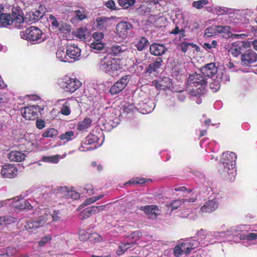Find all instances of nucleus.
Segmentation results:
<instances>
[{
    "instance_id": "nucleus-32",
    "label": "nucleus",
    "mask_w": 257,
    "mask_h": 257,
    "mask_svg": "<svg viewBox=\"0 0 257 257\" xmlns=\"http://www.w3.org/2000/svg\"><path fill=\"white\" fill-rule=\"evenodd\" d=\"M56 57L60 61L67 62L68 61V57L67 55V51L65 52L63 48H59L56 53Z\"/></svg>"
},
{
    "instance_id": "nucleus-22",
    "label": "nucleus",
    "mask_w": 257,
    "mask_h": 257,
    "mask_svg": "<svg viewBox=\"0 0 257 257\" xmlns=\"http://www.w3.org/2000/svg\"><path fill=\"white\" fill-rule=\"evenodd\" d=\"M218 207L217 201L215 199L206 202L201 208L200 211L202 213H210L214 211Z\"/></svg>"
},
{
    "instance_id": "nucleus-24",
    "label": "nucleus",
    "mask_w": 257,
    "mask_h": 257,
    "mask_svg": "<svg viewBox=\"0 0 257 257\" xmlns=\"http://www.w3.org/2000/svg\"><path fill=\"white\" fill-rule=\"evenodd\" d=\"M8 157L11 161L21 162L25 159L26 155L22 152L14 151L9 153Z\"/></svg>"
},
{
    "instance_id": "nucleus-63",
    "label": "nucleus",
    "mask_w": 257,
    "mask_h": 257,
    "mask_svg": "<svg viewBox=\"0 0 257 257\" xmlns=\"http://www.w3.org/2000/svg\"><path fill=\"white\" fill-rule=\"evenodd\" d=\"M89 236H88L87 234L83 231H82L79 234V239L81 240H85L89 239Z\"/></svg>"
},
{
    "instance_id": "nucleus-50",
    "label": "nucleus",
    "mask_w": 257,
    "mask_h": 257,
    "mask_svg": "<svg viewBox=\"0 0 257 257\" xmlns=\"http://www.w3.org/2000/svg\"><path fill=\"white\" fill-rule=\"evenodd\" d=\"M89 239L90 241L98 242L101 240V237L98 234L96 233H93L90 235Z\"/></svg>"
},
{
    "instance_id": "nucleus-25",
    "label": "nucleus",
    "mask_w": 257,
    "mask_h": 257,
    "mask_svg": "<svg viewBox=\"0 0 257 257\" xmlns=\"http://www.w3.org/2000/svg\"><path fill=\"white\" fill-rule=\"evenodd\" d=\"M12 24V15L2 13L0 17V27H6Z\"/></svg>"
},
{
    "instance_id": "nucleus-62",
    "label": "nucleus",
    "mask_w": 257,
    "mask_h": 257,
    "mask_svg": "<svg viewBox=\"0 0 257 257\" xmlns=\"http://www.w3.org/2000/svg\"><path fill=\"white\" fill-rule=\"evenodd\" d=\"M90 214L89 212H86V209L84 210L83 211L81 212L79 214V218L81 219H83L85 218H87L90 216Z\"/></svg>"
},
{
    "instance_id": "nucleus-54",
    "label": "nucleus",
    "mask_w": 257,
    "mask_h": 257,
    "mask_svg": "<svg viewBox=\"0 0 257 257\" xmlns=\"http://www.w3.org/2000/svg\"><path fill=\"white\" fill-rule=\"evenodd\" d=\"M189 45L192 46L193 44L187 43H182L180 46L181 51L184 53H186L188 50V48Z\"/></svg>"
},
{
    "instance_id": "nucleus-41",
    "label": "nucleus",
    "mask_w": 257,
    "mask_h": 257,
    "mask_svg": "<svg viewBox=\"0 0 257 257\" xmlns=\"http://www.w3.org/2000/svg\"><path fill=\"white\" fill-rule=\"evenodd\" d=\"M104 46L103 42H92L90 45V47L92 50L99 51L102 50Z\"/></svg>"
},
{
    "instance_id": "nucleus-12",
    "label": "nucleus",
    "mask_w": 257,
    "mask_h": 257,
    "mask_svg": "<svg viewBox=\"0 0 257 257\" xmlns=\"http://www.w3.org/2000/svg\"><path fill=\"white\" fill-rule=\"evenodd\" d=\"M131 78L130 75H125L115 82L110 88L109 91L112 95L121 92L126 86Z\"/></svg>"
},
{
    "instance_id": "nucleus-27",
    "label": "nucleus",
    "mask_w": 257,
    "mask_h": 257,
    "mask_svg": "<svg viewBox=\"0 0 257 257\" xmlns=\"http://www.w3.org/2000/svg\"><path fill=\"white\" fill-rule=\"evenodd\" d=\"M45 13V8L41 6L38 10L30 13V17L32 21L38 20L42 18Z\"/></svg>"
},
{
    "instance_id": "nucleus-59",
    "label": "nucleus",
    "mask_w": 257,
    "mask_h": 257,
    "mask_svg": "<svg viewBox=\"0 0 257 257\" xmlns=\"http://www.w3.org/2000/svg\"><path fill=\"white\" fill-rule=\"evenodd\" d=\"M93 206V208L94 209L95 214L98 213L104 210L106 207L105 205L98 206Z\"/></svg>"
},
{
    "instance_id": "nucleus-43",
    "label": "nucleus",
    "mask_w": 257,
    "mask_h": 257,
    "mask_svg": "<svg viewBox=\"0 0 257 257\" xmlns=\"http://www.w3.org/2000/svg\"><path fill=\"white\" fill-rule=\"evenodd\" d=\"M241 47L239 45H233L230 48L229 52L230 53L235 57H237L238 55L241 53Z\"/></svg>"
},
{
    "instance_id": "nucleus-31",
    "label": "nucleus",
    "mask_w": 257,
    "mask_h": 257,
    "mask_svg": "<svg viewBox=\"0 0 257 257\" xmlns=\"http://www.w3.org/2000/svg\"><path fill=\"white\" fill-rule=\"evenodd\" d=\"M16 218L9 215L0 217V226L14 223Z\"/></svg>"
},
{
    "instance_id": "nucleus-9",
    "label": "nucleus",
    "mask_w": 257,
    "mask_h": 257,
    "mask_svg": "<svg viewBox=\"0 0 257 257\" xmlns=\"http://www.w3.org/2000/svg\"><path fill=\"white\" fill-rule=\"evenodd\" d=\"M256 61L257 53L252 50H248L241 54L240 64L243 67H250Z\"/></svg>"
},
{
    "instance_id": "nucleus-34",
    "label": "nucleus",
    "mask_w": 257,
    "mask_h": 257,
    "mask_svg": "<svg viewBox=\"0 0 257 257\" xmlns=\"http://www.w3.org/2000/svg\"><path fill=\"white\" fill-rule=\"evenodd\" d=\"M132 243L124 242L121 243L119 244V248L116 251V253L118 255H121L127 249L130 248L132 246Z\"/></svg>"
},
{
    "instance_id": "nucleus-44",
    "label": "nucleus",
    "mask_w": 257,
    "mask_h": 257,
    "mask_svg": "<svg viewBox=\"0 0 257 257\" xmlns=\"http://www.w3.org/2000/svg\"><path fill=\"white\" fill-rule=\"evenodd\" d=\"M58 192L62 194L63 196L65 197L71 196L74 193H75V192L72 191H68V189L66 187H60L58 189Z\"/></svg>"
},
{
    "instance_id": "nucleus-8",
    "label": "nucleus",
    "mask_w": 257,
    "mask_h": 257,
    "mask_svg": "<svg viewBox=\"0 0 257 257\" xmlns=\"http://www.w3.org/2000/svg\"><path fill=\"white\" fill-rule=\"evenodd\" d=\"M145 3L141 5L138 11L141 14L146 15L151 13H156L158 11V9L160 8L159 4V0H143Z\"/></svg>"
},
{
    "instance_id": "nucleus-60",
    "label": "nucleus",
    "mask_w": 257,
    "mask_h": 257,
    "mask_svg": "<svg viewBox=\"0 0 257 257\" xmlns=\"http://www.w3.org/2000/svg\"><path fill=\"white\" fill-rule=\"evenodd\" d=\"M105 6L107 7L108 8L111 9V10H114L115 9V3L114 1L112 0H109L106 2L105 3Z\"/></svg>"
},
{
    "instance_id": "nucleus-18",
    "label": "nucleus",
    "mask_w": 257,
    "mask_h": 257,
    "mask_svg": "<svg viewBox=\"0 0 257 257\" xmlns=\"http://www.w3.org/2000/svg\"><path fill=\"white\" fill-rule=\"evenodd\" d=\"M111 51L113 55L118 56L121 54H123L126 57H128V53L130 52V50L127 46L122 44H115L113 45L111 48Z\"/></svg>"
},
{
    "instance_id": "nucleus-49",
    "label": "nucleus",
    "mask_w": 257,
    "mask_h": 257,
    "mask_svg": "<svg viewBox=\"0 0 257 257\" xmlns=\"http://www.w3.org/2000/svg\"><path fill=\"white\" fill-rule=\"evenodd\" d=\"M183 204L182 200L181 199L176 200L171 202V205L172 206V210L177 209L179 206Z\"/></svg>"
},
{
    "instance_id": "nucleus-23",
    "label": "nucleus",
    "mask_w": 257,
    "mask_h": 257,
    "mask_svg": "<svg viewBox=\"0 0 257 257\" xmlns=\"http://www.w3.org/2000/svg\"><path fill=\"white\" fill-rule=\"evenodd\" d=\"M167 49L163 45L153 44L150 47V53L155 56H161L165 53Z\"/></svg>"
},
{
    "instance_id": "nucleus-39",
    "label": "nucleus",
    "mask_w": 257,
    "mask_h": 257,
    "mask_svg": "<svg viewBox=\"0 0 257 257\" xmlns=\"http://www.w3.org/2000/svg\"><path fill=\"white\" fill-rule=\"evenodd\" d=\"M58 131L53 128L46 131L42 135L43 137L54 138L58 135Z\"/></svg>"
},
{
    "instance_id": "nucleus-64",
    "label": "nucleus",
    "mask_w": 257,
    "mask_h": 257,
    "mask_svg": "<svg viewBox=\"0 0 257 257\" xmlns=\"http://www.w3.org/2000/svg\"><path fill=\"white\" fill-rule=\"evenodd\" d=\"M95 202V201H94V198L93 197H90V198H87L85 201V202L83 203V205L84 206H86V205H89L91 203H93Z\"/></svg>"
},
{
    "instance_id": "nucleus-13",
    "label": "nucleus",
    "mask_w": 257,
    "mask_h": 257,
    "mask_svg": "<svg viewBox=\"0 0 257 257\" xmlns=\"http://www.w3.org/2000/svg\"><path fill=\"white\" fill-rule=\"evenodd\" d=\"M229 79V76L224 72H218L216 78L210 83V88L213 92H215L220 89L221 82L228 81Z\"/></svg>"
},
{
    "instance_id": "nucleus-58",
    "label": "nucleus",
    "mask_w": 257,
    "mask_h": 257,
    "mask_svg": "<svg viewBox=\"0 0 257 257\" xmlns=\"http://www.w3.org/2000/svg\"><path fill=\"white\" fill-rule=\"evenodd\" d=\"M197 199L196 197H193L188 199H182V202L184 204H188L189 203H192L196 201Z\"/></svg>"
},
{
    "instance_id": "nucleus-10",
    "label": "nucleus",
    "mask_w": 257,
    "mask_h": 257,
    "mask_svg": "<svg viewBox=\"0 0 257 257\" xmlns=\"http://www.w3.org/2000/svg\"><path fill=\"white\" fill-rule=\"evenodd\" d=\"M50 219V215L45 214L40 216L36 220L27 221L25 225V227L28 230L38 228L44 226Z\"/></svg>"
},
{
    "instance_id": "nucleus-19",
    "label": "nucleus",
    "mask_w": 257,
    "mask_h": 257,
    "mask_svg": "<svg viewBox=\"0 0 257 257\" xmlns=\"http://www.w3.org/2000/svg\"><path fill=\"white\" fill-rule=\"evenodd\" d=\"M112 19L110 18L101 17L95 20L96 27L100 30L106 29L112 25Z\"/></svg>"
},
{
    "instance_id": "nucleus-7",
    "label": "nucleus",
    "mask_w": 257,
    "mask_h": 257,
    "mask_svg": "<svg viewBox=\"0 0 257 257\" xmlns=\"http://www.w3.org/2000/svg\"><path fill=\"white\" fill-rule=\"evenodd\" d=\"M219 12L221 14L228 15L231 19L230 21L235 25L244 24L245 22V17L243 16L244 14L243 12L227 8L222 9Z\"/></svg>"
},
{
    "instance_id": "nucleus-61",
    "label": "nucleus",
    "mask_w": 257,
    "mask_h": 257,
    "mask_svg": "<svg viewBox=\"0 0 257 257\" xmlns=\"http://www.w3.org/2000/svg\"><path fill=\"white\" fill-rule=\"evenodd\" d=\"M246 239L248 240H251L257 239L256 233H250L246 235Z\"/></svg>"
},
{
    "instance_id": "nucleus-35",
    "label": "nucleus",
    "mask_w": 257,
    "mask_h": 257,
    "mask_svg": "<svg viewBox=\"0 0 257 257\" xmlns=\"http://www.w3.org/2000/svg\"><path fill=\"white\" fill-rule=\"evenodd\" d=\"M76 18L79 20H82L87 17V13L83 8H80L74 12Z\"/></svg>"
},
{
    "instance_id": "nucleus-1",
    "label": "nucleus",
    "mask_w": 257,
    "mask_h": 257,
    "mask_svg": "<svg viewBox=\"0 0 257 257\" xmlns=\"http://www.w3.org/2000/svg\"><path fill=\"white\" fill-rule=\"evenodd\" d=\"M98 67L100 70L111 76L118 75L121 68L119 61L108 55L100 59Z\"/></svg>"
},
{
    "instance_id": "nucleus-40",
    "label": "nucleus",
    "mask_w": 257,
    "mask_h": 257,
    "mask_svg": "<svg viewBox=\"0 0 257 257\" xmlns=\"http://www.w3.org/2000/svg\"><path fill=\"white\" fill-rule=\"evenodd\" d=\"M209 3L207 0H199L194 1L192 3V7L197 9H201L203 8L204 6L208 5Z\"/></svg>"
},
{
    "instance_id": "nucleus-46",
    "label": "nucleus",
    "mask_w": 257,
    "mask_h": 257,
    "mask_svg": "<svg viewBox=\"0 0 257 257\" xmlns=\"http://www.w3.org/2000/svg\"><path fill=\"white\" fill-rule=\"evenodd\" d=\"M93 41L92 42H102L104 34L102 32H95L92 35Z\"/></svg>"
},
{
    "instance_id": "nucleus-38",
    "label": "nucleus",
    "mask_w": 257,
    "mask_h": 257,
    "mask_svg": "<svg viewBox=\"0 0 257 257\" xmlns=\"http://www.w3.org/2000/svg\"><path fill=\"white\" fill-rule=\"evenodd\" d=\"M148 41L144 37H142L137 42L136 47L139 51H142L147 47Z\"/></svg>"
},
{
    "instance_id": "nucleus-17",
    "label": "nucleus",
    "mask_w": 257,
    "mask_h": 257,
    "mask_svg": "<svg viewBox=\"0 0 257 257\" xmlns=\"http://www.w3.org/2000/svg\"><path fill=\"white\" fill-rule=\"evenodd\" d=\"M198 236L201 238H207L208 240L211 239V237H214L217 239H219L220 237L222 236L224 234V232H207L206 230L201 229L198 232Z\"/></svg>"
},
{
    "instance_id": "nucleus-4",
    "label": "nucleus",
    "mask_w": 257,
    "mask_h": 257,
    "mask_svg": "<svg viewBox=\"0 0 257 257\" xmlns=\"http://www.w3.org/2000/svg\"><path fill=\"white\" fill-rule=\"evenodd\" d=\"M236 158V155L233 152H227L222 155L221 161L224 165V171L229 175L231 174L232 176H234V172L232 171L229 173L228 171L233 170L235 168Z\"/></svg>"
},
{
    "instance_id": "nucleus-14",
    "label": "nucleus",
    "mask_w": 257,
    "mask_h": 257,
    "mask_svg": "<svg viewBox=\"0 0 257 257\" xmlns=\"http://www.w3.org/2000/svg\"><path fill=\"white\" fill-rule=\"evenodd\" d=\"M132 26L126 22H121L116 27V33L121 38H126L130 33Z\"/></svg>"
},
{
    "instance_id": "nucleus-33",
    "label": "nucleus",
    "mask_w": 257,
    "mask_h": 257,
    "mask_svg": "<svg viewBox=\"0 0 257 257\" xmlns=\"http://www.w3.org/2000/svg\"><path fill=\"white\" fill-rule=\"evenodd\" d=\"M89 32L85 28H81L78 29L76 33V37L81 40H84L89 37Z\"/></svg>"
},
{
    "instance_id": "nucleus-52",
    "label": "nucleus",
    "mask_w": 257,
    "mask_h": 257,
    "mask_svg": "<svg viewBox=\"0 0 257 257\" xmlns=\"http://www.w3.org/2000/svg\"><path fill=\"white\" fill-rule=\"evenodd\" d=\"M52 237L50 235H46L43 237L38 242L40 246H43L47 242L51 240Z\"/></svg>"
},
{
    "instance_id": "nucleus-56",
    "label": "nucleus",
    "mask_w": 257,
    "mask_h": 257,
    "mask_svg": "<svg viewBox=\"0 0 257 257\" xmlns=\"http://www.w3.org/2000/svg\"><path fill=\"white\" fill-rule=\"evenodd\" d=\"M8 98L6 93L0 94V105L7 102Z\"/></svg>"
},
{
    "instance_id": "nucleus-28",
    "label": "nucleus",
    "mask_w": 257,
    "mask_h": 257,
    "mask_svg": "<svg viewBox=\"0 0 257 257\" xmlns=\"http://www.w3.org/2000/svg\"><path fill=\"white\" fill-rule=\"evenodd\" d=\"M13 24H14V26L17 28H21L23 26V24L25 22V20H27L28 19L27 17L26 18L25 20L24 18L20 15H17L16 14H13Z\"/></svg>"
},
{
    "instance_id": "nucleus-16",
    "label": "nucleus",
    "mask_w": 257,
    "mask_h": 257,
    "mask_svg": "<svg viewBox=\"0 0 257 257\" xmlns=\"http://www.w3.org/2000/svg\"><path fill=\"white\" fill-rule=\"evenodd\" d=\"M201 71L204 75L211 77L217 73L218 68L214 63H210L202 67Z\"/></svg>"
},
{
    "instance_id": "nucleus-42",
    "label": "nucleus",
    "mask_w": 257,
    "mask_h": 257,
    "mask_svg": "<svg viewBox=\"0 0 257 257\" xmlns=\"http://www.w3.org/2000/svg\"><path fill=\"white\" fill-rule=\"evenodd\" d=\"M230 28L229 26H216L215 27V30L216 32H217L219 33H225L227 34L228 37H230L229 35V32H230Z\"/></svg>"
},
{
    "instance_id": "nucleus-36",
    "label": "nucleus",
    "mask_w": 257,
    "mask_h": 257,
    "mask_svg": "<svg viewBox=\"0 0 257 257\" xmlns=\"http://www.w3.org/2000/svg\"><path fill=\"white\" fill-rule=\"evenodd\" d=\"M136 0H117L120 6L124 9H127L133 6L136 3Z\"/></svg>"
},
{
    "instance_id": "nucleus-45",
    "label": "nucleus",
    "mask_w": 257,
    "mask_h": 257,
    "mask_svg": "<svg viewBox=\"0 0 257 257\" xmlns=\"http://www.w3.org/2000/svg\"><path fill=\"white\" fill-rule=\"evenodd\" d=\"M61 113L65 115H68L70 114L71 110L70 104L68 102H65L61 108Z\"/></svg>"
},
{
    "instance_id": "nucleus-26",
    "label": "nucleus",
    "mask_w": 257,
    "mask_h": 257,
    "mask_svg": "<svg viewBox=\"0 0 257 257\" xmlns=\"http://www.w3.org/2000/svg\"><path fill=\"white\" fill-rule=\"evenodd\" d=\"M14 206L16 208L20 210H31L33 208L32 205H31L28 200H25L23 199L19 200L18 201H16Z\"/></svg>"
},
{
    "instance_id": "nucleus-47",
    "label": "nucleus",
    "mask_w": 257,
    "mask_h": 257,
    "mask_svg": "<svg viewBox=\"0 0 257 257\" xmlns=\"http://www.w3.org/2000/svg\"><path fill=\"white\" fill-rule=\"evenodd\" d=\"M42 159L45 162L53 163H57L59 161V158L57 155L49 157H43Z\"/></svg>"
},
{
    "instance_id": "nucleus-57",
    "label": "nucleus",
    "mask_w": 257,
    "mask_h": 257,
    "mask_svg": "<svg viewBox=\"0 0 257 257\" xmlns=\"http://www.w3.org/2000/svg\"><path fill=\"white\" fill-rule=\"evenodd\" d=\"M60 213L58 211H54L52 215H50V217L52 218V220L55 222L58 221L60 218Z\"/></svg>"
},
{
    "instance_id": "nucleus-30",
    "label": "nucleus",
    "mask_w": 257,
    "mask_h": 257,
    "mask_svg": "<svg viewBox=\"0 0 257 257\" xmlns=\"http://www.w3.org/2000/svg\"><path fill=\"white\" fill-rule=\"evenodd\" d=\"M92 123V120L89 118H85L83 120L78 122L77 129L79 131H84L89 128Z\"/></svg>"
},
{
    "instance_id": "nucleus-3",
    "label": "nucleus",
    "mask_w": 257,
    "mask_h": 257,
    "mask_svg": "<svg viewBox=\"0 0 257 257\" xmlns=\"http://www.w3.org/2000/svg\"><path fill=\"white\" fill-rule=\"evenodd\" d=\"M199 242L195 240H186L176 245L173 249V254L176 257L189 254L192 250L198 246Z\"/></svg>"
},
{
    "instance_id": "nucleus-21",
    "label": "nucleus",
    "mask_w": 257,
    "mask_h": 257,
    "mask_svg": "<svg viewBox=\"0 0 257 257\" xmlns=\"http://www.w3.org/2000/svg\"><path fill=\"white\" fill-rule=\"evenodd\" d=\"M80 49L74 44H70L67 46V55L71 59H77L80 56Z\"/></svg>"
},
{
    "instance_id": "nucleus-37",
    "label": "nucleus",
    "mask_w": 257,
    "mask_h": 257,
    "mask_svg": "<svg viewBox=\"0 0 257 257\" xmlns=\"http://www.w3.org/2000/svg\"><path fill=\"white\" fill-rule=\"evenodd\" d=\"M59 138L61 140L69 141L75 138V134L72 131L66 132L64 134H61Z\"/></svg>"
},
{
    "instance_id": "nucleus-20",
    "label": "nucleus",
    "mask_w": 257,
    "mask_h": 257,
    "mask_svg": "<svg viewBox=\"0 0 257 257\" xmlns=\"http://www.w3.org/2000/svg\"><path fill=\"white\" fill-rule=\"evenodd\" d=\"M139 209L144 211L146 214L150 215L152 218H156L159 214L158 208L155 205L141 206Z\"/></svg>"
},
{
    "instance_id": "nucleus-2",
    "label": "nucleus",
    "mask_w": 257,
    "mask_h": 257,
    "mask_svg": "<svg viewBox=\"0 0 257 257\" xmlns=\"http://www.w3.org/2000/svg\"><path fill=\"white\" fill-rule=\"evenodd\" d=\"M187 84L191 95L198 96L203 93L206 82L201 74L194 73L190 75Z\"/></svg>"
},
{
    "instance_id": "nucleus-6",
    "label": "nucleus",
    "mask_w": 257,
    "mask_h": 257,
    "mask_svg": "<svg viewBox=\"0 0 257 257\" xmlns=\"http://www.w3.org/2000/svg\"><path fill=\"white\" fill-rule=\"evenodd\" d=\"M81 82L76 78L64 77L60 81V87L66 91L73 93L81 86Z\"/></svg>"
},
{
    "instance_id": "nucleus-15",
    "label": "nucleus",
    "mask_w": 257,
    "mask_h": 257,
    "mask_svg": "<svg viewBox=\"0 0 257 257\" xmlns=\"http://www.w3.org/2000/svg\"><path fill=\"white\" fill-rule=\"evenodd\" d=\"M18 170L13 165L6 164L3 166L1 170V175L3 178H12L17 175Z\"/></svg>"
},
{
    "instance_id": "nucleus-51",
    "label": "nucleus",
    "mask_w": 257,
    "mask_h": 257,
    "mask_svg": "<svg viewBox=\"0 0 257 257\" xmlns=\"http://www.w3.org/2000/svg\"><path fill=\"white\" fill-rule=\"evenodd\" d=\"M146 182L145 179L144 178H136L135 179H132L130 180L127 183L129 184H144Z\"/></svg>"
},
{
    "instance_id": "nucleus-29",
    "label": "nucleus",
    "mask_w": 257,
    "mask_h": 257,
    "mask_svg": "<svg viewBox=\"0 0 257 257\" xmlns=\"http://www.w3.org/2000/svg\"><path fill=\"white\" fill-rule=\"evenodd\" d=\"M163 60L161 58H158L156 61L151 63L148 67L147 72L151 73L156 71L162 65Z\"/></svg>"
},
{
    "instance_id": "nucleus-48",
    "label": "nucleus",
    "mask_w": 257,
    "mask_h": 257,
    "mask_svg": "<svg viewBox=\"0 0 257 257\" xmlns=\"http://www.w3.org/2000/svg\"><path fill=\"white\" fill-rule=\"evenodd\" d=\"M215 28L214 29L213 27H209L205 29L204 35L206 37H210L216 34Z\"/></svg>"
},
{
    "instance_id": "nucleus-55",
    "label": "nucleus",
    "mask_w": 257,
    "mask_h": 257,
    "mask_svg": "<svg viewBox=\"0 0 257 257\" xmlns=\"http://www.w3.org/2000/svg\"><path fill=\"white\" fill-rule=\"evenodd\" d=\"M36 125L38 128L42 129L45 126V122L43 119H38L36 121Z\"/></svg>"
},
{
    "instance_id": "nucleus-53",
    "label": "nucleus",
    "mask_w": 257,
    "mask_h": 257,
    "mask_svg": "<svg viewBox=\"0 0 257 257\" xmlns=\"http://www.w3.org/2000/svg\"><path fill=\"white\" fill-rule=\"evenodd\" d=\"M17 252V250L15 247H8L6 249V254L8 256H12Z\"/></svg>"
},
{
    "instance_id": "nucleus-11",
    "label": "nucleus",
    "mask_w": 257,
    "mask_h": 257,
    "mask_svg": "<svg viewBox=\"0 0 257 257\" xmlns=\"http://www.w3.org/2000/svg\"><path fill=\"white\" fill-rule=\"evenodd\" d=\"M42 108L38 105H31L24 108L22 114L24 117L28 120H34L38 117V113L40 112Z\"/></svg>"
},
{
    "instance_id": "nucleus-5",
    "label": "nucleus",
    "mask_w": 257,
    "mask_h": 257,
    "mask_svg": "<svg viewBox=\"0 0 257 257\" xmlns=\"http://www.w3.org/2000/svg\"><path fill=\"white\" fill-rule=\"evenodd\" d=\"M22 39L32 42H38L42 38L43 33L37 27L32 26L27 28L25 31L20 32Z\"/></svg>"
}]
</instances>
